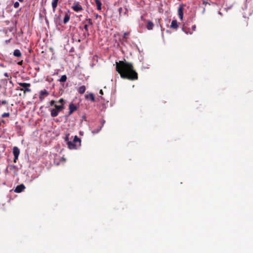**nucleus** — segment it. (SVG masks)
Wrapping results in <instances>:
<instances>
[{"label": "nucleus", "mask_w": 253, "mask_h": 253, "mask_svg": "<svg viewBox=\"0 0 253 253\" xmlns=\"http://www.w3.org/2000/svg\"><path fill=\"white\" fill-rule=\"evenodd\" d=\"M116 70L124 79L134 81L138 79L137 73L134 69L132 63L126 61L116 62Z\"/></svg>", "instance_id": "nucleus-1"}, {"label": "nucleus", "mask_w": 253, "mask_h": 253, "mask_svg": "<svg viewBox=\"0 0 253 253\" xmlns=\"http://www.w3.org/2000/svg\"><path fill=\"white\" fill-rule=\"evenodd\" d=\"M69 133L66 134L65 141L67 142L68 148L70 149H77L81 146V139L77 136H74L73 141L69 140Z\"/></svg>", "instance_id": "nucleus-2"}, {"label": "nucleus", "mask_w": 253, "mask_h": 253, "mask_svg": "<svg viewBox=\"0 0 253 253\" xmlns=\"http://www.w3.org/2000/svg\"><path fill=\"white\" fill-rule=\"evenodd\" d=\"M18 84L22 87L20 90L23 91L24 93H26V92H30L31 91V89L29 88V87L31 86V84L30 83H18Z\"/></svg>", "instance_id": "nucleus-3"}, {"label": "nucleus", "mask_w": 253, "mask_h": 253, "mask_svg": "<svg viewBox=\"0 0 253 253\" xmlns=\"http://www.w3.org/2000/svg\"><path fill=\"white\" fill-rule=\"evenodd\" d=\"M20 154L19 149L17 147L15 146L13 148V154L14 156V159H13V162L16 163V161H17L18 156Z\"/></svg>", "instance_id": "nucleus-4"}, {"label": "nucleus", "mask_w": 253, "mask_h": 253, "mask_svg": "<svg viewBox=\"0 0 253 253\" xmlns=\"http://www.w3.org/2000/svg\"><path fill=\"white\" fill-rule=\"evenodd\" d=\"M72 8L76 12L81 11L83 10L82 6L78 2L74 3Z\"/></svg>", "instance_id": "nucleus-5"}, {"label": "nucleus", "mask_w": 253, "mask_h": 253, "mask_svg": "<svg viewBox=\"0 0 253 253\" xmlns=\"http://www.w3.org/2000/svg\"><path fill=\"white\" fill-rule=\"evenodd\" d=\"M24 189H25V186L23 184H21L15 187L14 192L17 193H19L24 191Z\"/></svg>", "instance_id": "nucleus-6"}, {"label": "nucleus", "mask_w": 253, "mask_h": 253, "mask_svg": "<svg viewBox=\"0 0 253 253\" xmlns=\"http://www.w3.org/2000/svg\"><path fill=\"white\" fill-rule=\"evenodd\" d=\"M69 115H71L74 111H76L77 109V107L76 105L74 104L73 103H71L69 104Z\"/></svg>", "instance_id": "nucleus-7"}, {"label": "nucleus", "mask_w": 253, "mask_h": 253, "mask_svg": "<svg viewBox=\"0 0 253 253\" xmlns=\"http://www.w3.org/2000/svg\"><path fill=\"white\" fill-rule=\"evenodd\" d=\"M49 94L48 92L45 89L41 90L39 96V98L41 101H42L44 99L43 96H47Z\"/></svg>", "instance_id": "nucleus-8"}, {"label": "nucleus", "mask_w": 253, "mask_h": 253, "mask_svg": "<svg viewBox=\"0 0 253 253\" xmlns=\"http://www.w3.org/2000/svg\"><path fill=\"white\" fill-rule=\"evenodd\" d=\"M178 15L179 16V17L181 20L183 19V6L182 5H181L179 7L178 10H177Z\"/></svg>", "instance_id": "nucleus-9"}, {"label": "nucleus", "mask_w": 253, "mask_h": 253, "mask_svg": "<svg viewBox=\"0 0 253 253\" xmlns=\"http://www.w3.org/2000/svg\"><path fill=\"white\" fill-rule=\"evenodd\" d=\"M170 28L176 30L178 27V24L176 20H173L171 23Z\"/></svg>", "instance_id": "nucleus-10"}, {"label": "nucleus", "mask_w": 253, "mask_h": 253, "mask_svg": "<svg viewBox=\"0 0 253 253\" xmlns=\"http://www.w3.org/2000/svg\"><path fill=\"white\" fill-rule=\"evenodd\" d=\"M50 112H51V116L52 117H56L58 115V114L60 112H59L58 110H56L55 108H53V109H51Z\"/></svg>", "instance_id": "nucleus-11"}, {"label": "nucleus", "mask_w": 253, "mask_h": 253, "mask_svg": "<svg viewBox=\"0 0 253 253\" xmlns=\"http://www.w3.org/2000/svg\"><path fill=\"white\" fill-rule=\"evenodd\" d=\"M85 98L86 99L89 98L92 101H93V102L95 101L94 96L93 94L92 93H90L88 94H86L85 95Z\"/></svg>", "instance_id": "nucleus-12"}, {"label": "nucleus", "mask_w": 253, "mask_h": 253, "mask_svg": "<svg viewBox=\"0 0 253 253\" xmlns=\"http://www.w3.org/2000/svg\"><path fill=\"white\" fill-rule=\"evenodd\" d=\"M95 3L97 6V9L98 10H101L102 3L100 0H94Z\"/></svg>", "instance_id": "nucleus-13"}, {"label": "nucleus", "mask_w": 253, "mask_h": 253, "mask_svg": "<svg viewBox=\"0 0 253 253\" xmlns=\"http://www.w3.org/2000/svg\"><path fill=\"white\" fill-rule=\"evenodd\" d=\"M154 26V25L153 23L150 21H148L146 25V28L149 30H152Z\"/></svg>", "instance_id": "nucleus-14"}, {"label": "nucleus", "mask_w": 253, "mask_h": 253, "mask_svg": "<svg viewBox=\"0 0 253 253\" xmlns=\"http://www.w3.org/2000/svg\"><path fill=\"white\" fill-rule=\"evenodd\" d=\"M59 0H53L52 1V7L53 12L55 11V9L57 6V3Z\"/></svg>", "instance_id": "nucleus-15"}, {"label": "nucleus", "mask_w": 253, "mask_h": 253, "mask_svg": "<svg viewBox=\"0 0 253 253\" xmlns=\"http://www.w3.org/2000/svg\"><path fill=\"white\" fill-rule=\"evenodd\" d=\"M85 90H86L85 86L84 85H82L78 88V91L79 93L82 94L84 93V92L85 91Z\"/></svg>", "instance_id": "nucleus-16"}, {"label": "nucleus", "mask_w": 253, "mask_h": 253, "mask_svg": "<svg viewBox=\"0 0 253 253\" xmlns=\"http://www.w3.org/2000/svg\"><path fill=\"white\" fill-rule=\"evenodd\" d=\"M55 109L58 110L59 112H61L64 109V107L63 104L60 105H54Z\"/></svg>", "instance_id": "nucleus-17"}, {"label": "nucleus", "mask_w": 253, "mask_h": 253, "mask_svg": "<svg viewBox=\"0 0 253 253\" xmlns=\"http://www.w3.org/2000/svg\"><path fill=\"white\" fill-rule=\"evenodd\" d=\"M123 8L122 7H120L119 8V15L120 16H121L123 14L126 15V12L127 11V9L126 8H125V11L123 12Z\"/></svg>", "instance_id": "nucleus-18"}, {"label": "nucleus", "mask_w": 253, "mask_h": 253, "mask_svg": "<svg viewBox=\"0 0 253 253\" xmlns=\"http://www.w3.org/2000/svg\"><path fill=\"white\" fill-rule=\"evenodd\" d=\"M13 55L16 57H20L21 56L22 54L21 53L19 49H15L14 50L13 52Z\"/></svg>", "instance_id": "nucleus-19"}, {"label": "nucleus", "mask_w": 253, "mask_h": 253, "mask_svg": "<svg viewBox=\"0 0 253 253\" xmlns=\"http://www.w3.org/2000/svg\"><path fill=\"white\" fill-rule=\"evenodd\" d=\"M70 18V15H69L68 14H66L64 18L63 23L64 24H66L69 21Z\"/></svg>", "instance_id": "nucleus-20"}, {"label": "nucleus", "mask_w": 253, "mask_h": 253, "mask_svg": "<svg viewBox=\"0 0 253 253\" xmlns=\"http://www.w3.org/2000/svg\"><path fill=\"white\" fill-rule=\"evenodd\" d=\"M67 80V76L65 75H62L58 80L60 82H65Z\"/></svg>", "instance_id": "nucleus-21"}, {"label": "nucleus", "mask_w": 253, "mask_h": 253, "mask_svg": "<svg viewBox=\"0 0 253 253\" xmlns=\"http://www.w3.org/2000/svg\"><path fill=\"white\" fill-rule=\"evenodd\" d=\"M9 115H10V114L9 113H4L1 115V117L2 118L8 117L9 116Z\"/></svg>", "instance_id": "nucleus-22"}, {"label": "nucleus", "mask_w": 253, "mask_h": 253, "mask_svg": "<svg viewBox=\"0 0 253 253\" xmlns=\"http://www.w3.org/2000/svg\"><path fill=\"white\" fill-rule=\"evenodd\" d=\"M19 6V3L18 1H16L14 3L13 6L14 8H17Z\"/></svg>", "instance_id": "nucleus-23"}, {"label": "nucleus", "mask_w": 253, "mask_h": 253, "mask_svg": "<svg viewBox=\"0 0 253 253\" xmlns=\"http://www.w3.org/2000/svg\"><path fill=\"white\" fill-rule=\"evenodd\" d=\"M84 29L85 30L86 33H87V36H88L89 33H88V26L86 24L84 25Z\"/></svg>", "instance_id": "nucleus-24"}, {"label": "nucleus", "mask_w": 253, "mask_h": 253, "mask_svg": "<svg viewBox=\"0 0 253 253\" xmlns=\"http://www.w3.org/2000/svg\"><path fill=\"white\" fill-rule=\"evenodd\" d=\"M58 102L63 104L64 103H65V100L63 98H60L58 101Z\"/></svg>", "instance_id": "nucleus-25"}, {"label": "nucleus", "mask_w": 253, "mask_h": 253, "mask_svg": "<svg viewBox=\"0 0 253 253\" xmlns=\"http://www.w3.org/2000/svg\"><path fill=\"white\" fill-rule=\"evenodd\" d=\"M7 103V102L5 100H2L1 102L0 101V104L5 105Z\"/></svg>", "instance_id": "nucleus-26"}, {"label": "nucleus", "mask_w": 253, "mask_h": 253, "mask_svg": "<svg viewBox=\"0 0 253 253\" xmlns=\"http://www.w3.org/2000/svg\"><path fill=\"white\" fill-rule=\"evenodd\" d=\"M203 4H204L205 6H206L207 5H210V3L205 0L203 1Z\"/></svg>", "instance_id": "nucleus-27"}, {"label": "nucleus", "mask_w": 253, "mask_h": 253, "mask_svg": "<svg viewBox=\"0 0 253 253\" xmlns=\"http://www.w3.org/2000/svg\"><path fill=\"white\" fill-rule=\"evenodd\" d=\"M87 21H88V23L89 25H92L93 24V23H92L91 19H87Z\"/></svg>", "instance_id": "nucleus-28"}, {"label": "nucleus", "mask_w": 253, "mask_h": 253, "mask_svg": "<svg viewBox=\"0 0 253 253\" xmlns=\"http://www.w3.org/2000/svg\"><path fill=\"white\" fill-rule=\"evenodd\" d=\"M5 121H4V120H2V119H1L0 118V126L1 125V124H2H2H5Z\"/></svg>", "instance_id": "nucleus-29"}, {"label": "nucleus", "mask_w": 253, "mask_h": 253, "mask_svg": "<svg viewBox=\"0 0 253 253\" xmlns=\"http://www.w3.org/2000/svg\"><path fill=\"white\" fill-rule=\"evenodd\" d=\"M196 26L195 25H194L192 26V31H195L196 30Z\"/></svg>", "instance_id": "nucleus-30"}, {"label": "nucleus", "mask_w": 253, "mask_h": 253, "mask_svg": "<svg viewBox=\"0 0 253 253\" xmlns=\"http://www.w3.org/2000/svg\"><path fill=\"white\" fill-rule=\"evenodd\" d=\"M55 103V101L54 100H51L50 102V105L51 106H53Z\"/></svg>", "instance_id": "nucleus-31"}, {"label": "nucleus", "mask_w": 253, "mask_h": 253, "mask_svg": "<svg viewBox=\"0 0 253 253\" xmlns=\"http://www.w3.org/2000/svg\"><path fill=\"white\" fill-rule=\"evenodd\" d=\"M100 130H101V127L100 128L97 129V131H94V130H92V132L94 134V133H96L99 132L100 131Z\"/></svg>", "instance_id": "nucleus-32"}, {"label": "nucleus", "mask_w": 253, "mask_h": 253, "mask_svg": "<svg viewBox=\"0 0 253 253\" xmlns=\"http://www.w3.org/2000/svg\"><path fill=\"white\" fill-rule=\"evenodd\" d=\"M4 76L5 77H8V76H9V75H8V73H4Z\"/></svg>", "instance_id": "nucleus-33"}, {"label": "nucleus", "mask_w": 253, "mask_h": 253, "mask_svg": "<svg viewBox=\"0 0 253 253\" xmlns=\"http://www.w3.org/2000/svg\"><path fill=\"white\" fill-rule=\"evenodd\" d=\"M99 94L102 95L103 94V91L102 89H100L99 91Z\"/></svg>", "instance_id": "nucleus-34"}, {"label": "nucleus", "mask_w": 253, "mask_h": 253, "mask_svg": "<svg viewBox=\"0 0 253 253\" xmlns=\"http://www.w3.org/2000/svg\"><path fill=\"white\" fill-rule=\"evenodd\" d=\"M22 61H21L19 62L18 63V64H19V65H21V64H22Z\"/></svg>", "instance_id": "nucleus-35"}, {"label": "nucleus", "mask_w": 253, "mask_h": 253, "mask_svg": "<svg viewBox=\"0 0 253 253\" xmlns=\"http://www.w3.org/2000/svg\"><path fill=\"white\" fill-rule=\"evenodd\" d=\"M127 35V33H124V37H125L126 36V35Z\"/></svg>", "instance_id": "nucleus-36"}, {"label": "nucleus", "mask_w": 253, "mask_h": 253, "mask_svg": "<svg viewBox=\"0 0 253 253\" xmlns=\"http://www.w3.org/2000/svg\"><path fill=\"white\" fill-rule=\"evenodd\" d=\"M20 2H23L24 0H18Z\"/></svg>", "instance_id": "nucleus-37"}, {"label": "nucleus", "mask_w": 253, "mask_h": 253, "mask_svg": "<svg viewBox=\"0 0 253 253\" xmlns=\"http://www.w3.org/2000/svg\"><path fill=\"white\" fill-rule=\"evenodd\" d=\"M9 41H10V40H6L5 42H9Z\"/></svg>", "instance_id": "nucleus-38"}, {"label": "nucleus", "mask_w": 253, "mask_h": 253, "mask_svg": "<svg viewBox=\"0 0 253 253\" xmlns=\"http://www.w3.org/2000/svg\"><path fill=\"white\" fill-rule=\"evenodd\" d=\"M205 8H204L203 9V12L205 11Z\"/></svg>", "instance_id": "nucleus-39"}, {"label": "nucleus", "mask_w": 253, "mask_h": 253, "mask_svg": "<svg viewBox=\"0 0 253 253\" xmlns=\"http://www.w3.org/2000/svg\"><path fill=\"white\" fill-rule=\"evenodd\" d=\"M1 87V85L0 84V88Z\"/></svg>", "instance_id": "nucleus-40"}]
</instances>
